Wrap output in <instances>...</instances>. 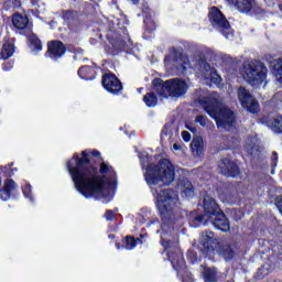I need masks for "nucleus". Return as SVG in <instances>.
<instances>
[{
    "label": "nucleus",
    "instance_id": "nucleus-1",
    "mask_svg": "<svg viewBox=\"0 0 282 282\" xmlns=\"http://www.w3.org/2000/svg\"><path fill=\"white\" fill-rule=\"evenodd\" d=\"M143 177L150 186L151 193L156 200V207L161 213V246L167 250V258L171 261L178 276H184L186 262L182 252L177 250V240L171 242L173 237V226L175 224V206H177V193L169 186L175 180V167L167 159L161 160L155 164V158L149 156V153L141 152L139 154Z\"/></svg>",
    "mask_w": 282,
    "mask_h": 282
},
{
    "label": "nucleus",
    "instance_id": "nucleus-2",
    "mask_svg": "<svg viewBox=\"0 0 282 282\" xmlns=\"http://www.w3.org/2000/svg\"><path fill=\"white\" fill-rule=\"evenodd\" d=\"M89 155L100 158V152L97 150L83 151L82 158L77 153L67 161V171L74 182L75 188L83 197H98L106 203L113 199L116 195V186H118V175L116 170L109 163L101 162L99 173L95 166L89 165Z\"/></svg>",
    "mask_w": 282,
    "mask_h": 282
},
{
    "label": "nucleus",
    "instance_id": "nucleus-3",
    "mask_svg": "<svg viewBox=\"0 0 282 282\" xmlns=\"http://www.w3.org/2000/svg\"><path fill=\"white\" fill-rule=\"evenodd\" d=\"M199 104L205 109V111L216 121L218 129H224L225 131H230L235 122V115L225 107L221 102V97L217 93L202 96L198 98Z\"/></svg>",
    "mask_w": 282,
    "mask_h": 282
},
{
    "label": "nucleus",
    "instance_id": "nucleus-4",
    "mask_svg": "<svg viewBox=\"0 0 282 282\" xmlns=\"http://www.w3.org/2000/svg\"><path fill=\"white\" fill-rule=\"evenodd\" d=\"M203 206L205 215L196 217V220L200 224H210L214 228H217V230H221V232H228V230H230V223L226 214H224L219 205H217V202H215V198L205 196Z\"/></svg>",
    "mask_w": 282,
    "mask_h": 282
},
{
    "label": "nucleus",
    "instance_id": "nucleus-5",
    "mask_svg": "<svg viewBox=\"0 0 282 282\" xmlns=\"http://www.w3.org/2000/svg\"><path fill=\"white\" fill-rule=\"evenodd\" d=\"M154 91L162 96V98H166L167 96H172V98H182L188 91V82L182 78H173L166 80L165 83L162 79H154Z\"/></svg>",
    "mask_w": 282,
    "mask_h": 282
},
{
    "label": "nucleus",
    "instance_id": "nucleus-6",
    "mask_svg": "<svg viewBox=\"0 0 282 282\" xmlns=\"http://www.w3.org/2000/svg\"><path fill=\"white\" fill-rule=\"evenodd\" d=\"M241 74L242 78L256 89H259L263 83H268L265 80L268 78V67L263 64H257L254 62L246 63Z\"/></svg>",
    "mask_w": 282,
    "mask_h": 282
},
{
    "label": "nucleus",
    "instance_id": "nucleus-7",
    "mask_svg": "<svg viewBox=\"0 0 282 282\" xmlns=\"http://www.w3.org/2000/svg\"><path fill=\"white\" fill-rule=\"evenodd\" d=\"M208 17L212 25L218 28L227 39L235 36V31L230 29V23L217 7L210 8Z\"/></svg>",
    "mask_w": 282,
    "mask_h": 282
},
{
    "label": "nucleus",
    "instance_id": "nucleus-8",
    "mask_svg": "<svg viewBox=\"0 0 282 282\" xmlns=\"http://www.w3.org/2000/svg\"><path fill=\"white\" fill-rule=\"evenodd\" d=\"M196 75L204 80L206 85H210V83H213V85H219L221 83V76L204 59L198 62Z\"/></svg>",
    "mask_w": 282,
    "mask_h": 282
},
{
    "label": "nucleus",
    "instance_id": "nucleus-9",
    "mask_svg": "<svg viewBox=\"0 0 282 282\" xmlns=\"http://www.w3.org/2000/svg\"><path fill=\"white\" fill-rule=\"evenodd\" d=\"M237 96L242 109H246L249 113H259V101L252 96L250 90L241 86L238 88Z\"/></svg>",
    "mask_w": 282,
    "mask_h": 282
},
{
    "label": "nucleus",
    "instance_id": "nucleus-10",
    "mask_svg": "<svg viewBox=\"0 0 282 282\" xmlns=\"http://www.w3.org/2000/svg\"><path fill=\"white\" fill-rule=\"evenodd\" d=\"M102 86L106 91L113 94V96L122 94V83H120V79H118V77L111 73L104 75Z\"/></svg>",
    "mask_w": 282,
    "mask_h": 282
},
{
    "label": "nucleus",
    "instance_id": "nucleus-11",
    "mask_svg": "<svg viewBox=\"0 0 282 282\" xmlns=\"http://www.w3.org/2000/svg\"><path fill=\"white\" fill-rule=\"evenodd\" d=\"M199 243V249L208 254V252H213L215 248H217V243H219V241L215 238V234L208 231L200 235Z\"/></svg>",
    "mask_w": 282,
    "mask_h": 282
},
{
    "label": "nucleus",
    "instance_id": "nucleus-12",
    "mask_svg": "<svg viewBox=\"0 0 282 282\" xmlns=\"http://www.w3.org/2000/svg\"><path fill=\"white\" fill-rule=\"evenodd\" d=\"M219 167L223 175H226V177H237V175H239V167L229 159L223 160V162L219 164Z\"/></svg>",
    "mask_w": 282,
    "mask_h": 282
},
{
    "label": "nucleus",
    "instance_id": "nucleus-13",
    "mask_svg": "<svg viewBox=\"0 0 282 282\" xmlns=\"http://www.w3.org/2000/svg\"><path fill=\"white\" fill-rule=\"evenodd\" d=\"M65 56V45L61 41H52L48 43V58H61Z\"/></svg>",
    "mask_w": 282,
    "mask_h": 282
},
{
    "label": "nucleus",
    "instance_id": "nucleus-14",
    "mask_svg": "<svg viewBox=\"0 0 282 282\" xmlns=\"http://www.w3.org/2000/svg\"><path fill=\"white\" fill-rule=\"evenodd\" d=\"M228 3L235 6L239 12L248 13L254 8V0H227Z\"/></svg>",
    "mask_w": 282,
    "mask_h": 282
},
{
    "label": "nucleus",
    "instance_id": "nucleus-15",
    "mask_svg": "<svg viewBox=\"0 0 282 282\" xmlns=\"http://www.w3.org/2000/svg\"><path fill=\"white\" fill-rule=\"evenodd\" d=\"M13 191H17V183L12 180L6 181L2 191H0V198L2 202H8V199L12 197Z\"/></svg>",
    "mask_w": 282,
    "mask_h": 282
},
{
    "label": "nucleus",
    "instance_id": "nucleus-16",
    "mask_svg": "<svg viewBox=\"0 0 282 282\" xmlns=\"http://www.w3.org/2000/svg\"><path fill=\"white\" fill-rule=\"evenodd\" d=\"M14 55V43L12 41H7L2 45V50L0 52V61H8L11 56Z\"/></svg>",
    "mask_w": 282,
    "mask_h": 282
},
{
    "label": "nucleus",
    "instance_id": "nucleus-17",
    "mask_svg": "<svg viewBox=\"0 0 282 282\" xmlns=\"http://www.w3.org/2000/svg\"><path fill=\"white\" fill-rule=\"evenodd\" d=\"M178 191L183 197H193V184L188 180H182L178 183Z\"/></svg>",
    "mask_w": 282,
    "mask_h": 282
},
{
    "label": "nucleus",
    "instance_id": "nucleus-18",
    "mask_svg": "<svg viewBox=\"0 0 282 282\" xmlns=\"http://www.w3.org/2000/svg\"><path fill=\"white\" fill-rule=\"evenodd\" d=\"M12 23L17 30H25L30 23V20H28L26 15L15 13L12 18Z\"/></svg>",
    "mask_w": 282,
    "mask_h": 282
},
{
    "label": "nucleus",
    "instance_id": "nucleus-19",
    "mask_svg": "<svg viewBox=\"0 0 282 282\" xmlns=\"http://www.w3.org/2000/svg\"><path fill=\"white\" fill-rule=\"evenodd\" d=\"M205 282H217L219 279V273L217 272V268H204L202 271Z\"/></svg>",
    "mask_w": 282,
    "mask_h": 282
},
{
    "label": "nucleus",
    "instance_id": "nucleus-20",
    "mask_svg": "<svg viewBox=\"0 0 282 282\" xmlns=\"http://www.w3.org/2000/svg\"><path fill=\"white\" fill-rule=\"evenodd\" d=\"M174 67L178 69V72H186V69H191V59L187 56H180L173 62Z\"/></svg>",
    "mask_w": 282,
    "mask_h": 282
},
{
    "label": "nucleus",
    "instance_id": "nucleus-21",
    "mask_svg": "<svg viewBox=\"0 0 282 282\" xmlns=\"http://www.w3.org/2000/svg\"><path fill=\"white\" fill-rule=\"evenodd\" d=\"M191 149L194 155L199 156L204 153V140L202 137H194Z\"/></svg>",
    "mask_w": 282,
    "mask_h": 282
},
{
    "label": "nucleus",
    "instance_id": "nucleus-22",
    "mask_svg": "<svg viewBox=\"0 0 282 282\" xmlns=\"http://www.w3.org/2000/svg\"><path fill=\"white\" fill-rule=\"evenodd\" d=\"M269 129H272L274 133H282V116H276L275 118L268 121Z\"/></svg>",
    "mask_w": 282,
    "mask_h": 282
},
{
    "label": "nucleus",
    "instance_id": "nucleus-23",
    "mask_svg": "<svg viewBox=\"0 0 282 282\" xmlns=\"http://www.w3.org/2000/svg\"><path fill=\"white\" fill-rule=\"evenodd\" d=\"M257 138L251 137L247 140L246 145H245V151L249 153V155H254L259 149L257 148Z\"/></svg>",
    "mask_w": 282,
    "mask_h": 282
},
{
    "label": "nucleus",
    "instance_id": "nucleus-24",
    "mask_svg": "<svg viewBox=\"0 0 282 282\" xmlns=\"http://www.w3.org/2000/svg\"><path fill=\"white\" fill-rule=\"evenodd\" d=\"M91 74H94V68L89 66H84L78 70V76L82 77L83 80H94V76Z\"/></svg>",
    "mask_w": 282,
    "mask_h": 282
},
{
    "label": "nucleus",
    "instance_id": "nucleus-25",
    "mask_svg": "<svg viewBox=\"0 0 282 282\" xmlns=\"http://www.w3.org/2000/svg\"><path fill=\"white\" fill-rule=\"evenodd\" d=\"M219 254H221L224 259H226V261H229V259H232V257L235 256V251H232L230 245L226 243L219 248Z\"/></svg>",
    "mask_w": 282,
    "mask_h": 282
},
{
    "label": "nucleus",
    "instance_id": "nucleus-26",
    "mask_svg": "<svg viewBox=\"0 0 282 282\" xmlns=\"http://www.w3.org/2000/svg\"><path fill=\"white\" fill-rule=\"evenodd\" d=\"M139 241H140V239H135L131 236H128L123 240V248L126 250H133V248H135V246H138Z\"/></svg>",
    "mask_w": 282,
    "mask_h": 282
},
{
    "label": "nucleus",
    "instance_id": "nucleus-27",
    "mask_svg": "<svg viewBox=\"0 0 282 282\" xmlns=\"http://www.w3.org/2000/svg\"><path fill=\"white\" fill-rule=\"evenodd\" d=\"M147 107H155L158 105V97L153 93H149L143 97Z\"/></svg>",
    "mask_w": 282,
    "mask_h": 282
},
{
    "label": "nucleus",
    "instance_id": "nucleus-28",
    "mask_svg": "<svg viewBox=\"0 0 282 282\" xmlns=\"http://www.w3.org/2000/svg\"><path fill=\"white\" fill-rule=\"evenodd\" d=\"M30 41H31V50L33 52H41L43 50V45L41 44V40H39V37L32 36Z\"/></svg>",
    "mask_w": 282,
    "mask_h": 282
},
{
    "label": "nucleus",
    "instance_id": "nucleus-29",
    "mask_svg": "<svg viewBox=\"0 0 282 282\" xmlns=\"http://www.w3.org/2000/svg\"><path fill=\"white\" fill-rule=\"evenodd\" d=\"M22 193L29 202H34V195H32V186L26 184L22 187Z\"/></svg>",
    "mask_w": 282,
    "mask_h": 282
},
{
    "label": "nucleus",
    "instance_id": "nucleus-30",
    "mask_svg": "<svg viewBox=\"0 0 282 282\" xmlns=\"http://www.w3.org/2000/svg\"><path fill=\"white\" fill-rule=\"evenodd\" d=\"M195 122L197 124H200V127H204L205 129H210V121H208V118H206V116L196 117Z\"/></svg>",
    "mask_w": 282,
    "mask_h": 282
},
{
    "label": "nucleus",
    "instance_id": "nucleus-31",
    "mask_svg": "<svg viewBox=\"0 0 282 282\" xmlns=\"http://www.w3.org/2000/svg\"><path fill=\"white\" fill-rule=\"evenodd\" d=\"M109 23L111 25V30H122V28L120 26V20L119 19H116V18H112L109 20Z\"/></svg>",
    "mask_w": 282,
    "mask_h": 282
},
{
    "label": "nucleus",
    "instance_id": "nucleus-32",
    "mask_svg": "<svg viewBox=\"0 0 282 282\" xmlns=\"http://www.w3.org/2000/svg\"><path fill=\"white\" fill-rule=\"evenodd\" d=\"M144 24L147 26V30H149V32H152V30H155V22H153L151 19L145 18Z\"/></svg>",
    "mask_w": 282,
    "mask_h": 282
},
{
    "label": "nucleus",
    "instance_id": "nucleus-33",
    "mask_svg": "<svg viewBox=\"0 0 282 282\" xmlns=\"http://www.w3.org/2000/svg\"><path fill=\"white\" fill-rule=\"evenodd\" d=\"M274 76H275V79L278 80V83H280V85H282V66L274 69Z\"/></svg>",
    "mask_w": 282,
    "mask_h": 282
},
{
    "label": "nucleus",
    "instance_id": "nucleus-34",
    "mask_svg": "<svg viewBox=\"0 0 282 282\" xmlns=\"http://www.w3.org/2000/svg\"><path fill=\"white\" fill-rule=\"evenodd\" d=\"M187 258L189 259V261L192 263H196V261H197V253H195V251H193V250H189L187 252Z\"/></svg>",
    "mask_w": 282,
    "mask_h": 282
},
{
    "label": "nucleus",
    "instance_id": "nucleus-35",
    "mask_svg": "<svg viewBox=\"0 0 282 282\" xmlns=\"http://www.w3.org/2000/svg\"><path fill=\"white\" fill-rule=\"evenodd\" d=\"M182 138H183L184 142H191V132L183 131L182 132Z\"/></svg>",
    "mask_w": 282,
    "mask_h": 282
},
{
    "label": "nucleus",
    "instance_id": "nucleus-36",
    "mask_svg": "<svg viewBox=\"0 0 282 282\" xmlns=\"http://www.w3.org/2000/svg\"><path fill=\"white\" fill-rule=\"evenodd\" d=\"M172 150L173 151H184V148L180 143H174Z\"/></svg>",
    "mask_w": 282,
    "mask_h": 282
},
{
    "label": "nucleus",
    "instance_id": "nucleus-37",
    "mask_svg": "<svg viewBox=\"0 0 282 282\" xmlns=\"http://www.w3.org/2000/svg\"><path fill=\"white\" fill-rule=\"evenodd\" d=\"M105 217L108 221H111V219H113V212L111 210L106 212Z\"/></svg>",
    "mask_w": 282,
    "mask_h": 282
},
{
    "label": "nucleus",
    "instance_id": "nucleus-38",
    "mask_svg": "<svg viewBox=\"0 0 282 282\" xmlns=\"http://www.w3.org/2000/svg\"><path fill=\"white\" fill-rule=\"evenodd\" d=\"M164 135H171V130L169 129V126H165L162 130V137Z\"/></svg>",
    "mask_w": 282,
    "mask_h": 282
},
{
    "label": "nucleus",
    "instance_id": "nucleus-39",
    "mask_svg": "<svg viewBox=\"0 0 282 282\" xmlns=\"http://www.w3.org/2000/svg\"><path fill=\"white\" fill-rule=\"evenodd\" d=\"M173 58V55H169L167 57H165V65H171V59Z\"/></svg>",
    "mask_w": 282,
    "mask_h": 282
},
{
    "label": "nucleus",
    "instance_id": "nucleus-40",
    "mask_svg": "<svg viewBox=\"0 0 282 282\" xmlns=\"http://www.w3.org/2000/svg\"><path fill=\"white\" fill-rule=\"evenodd\" d=\"M186 129H188V131H192V133H195L197 130L188 124H186Z\"/></svg>",
    "mask_w": 282,
    "mask_h": 282
},
{
    "label": "nucleus",
    "instance_id": "nucleus-41",
    "mask_svg": "<svg viewBox=\"0 0 282 282\" xmlns=\"http://www.w3.org/2000/svg\"><path fill=\"white\" fill-rule=\"evenodd\" d=\"M275 63H276V65H281L282 61L281 59H276Z\"/></svg>",
    "mask_w": 282,
    "mask_h": 282
},
{
    "label": "nucleus",
    "instance_id": "nucleus-42",
    "mask_svg": "<svg viewBox=\"0 0 282 282\" xmlns=\"http://www.w3.org/2000/svg\"><path fill=\"white\" fill-rule=\"evenodd\" d=\"M117 250H121L120 243L116 245Z\"/></svg>",
    "mask_w": 282,
    "mask_h": 282
},
{
    "label": "nucleus",
    "instance_id": "nucleus-43",
    "mask_svg": "<svg viewBox=\"0 0 282 282\" xmlns=\"http://www.w3.org/2000/svg\"><path fill=\"white\" fill-rule=\"evenodd\" d=\"M132 3H138L140 0H130Z\"/></svg>",
    "mask_w": 282,
    "mask_h": 282
},
{
    "label": "nucleus",
    "instance_id": "nucleus-44",
    "mask_svg": "<svg viewBox=\"0 0 282 282\" xmlns=\"http://www.w3.org/2000/svg\"><path fill=\"white\" fill-rule=\"evenodd\" d=\"M218 224L221 226V224H224V220H218Z\"/></svg>",
    "mask_w": 282,
    "mask_h": 282
},
{
    "label": "nucleus",
    "instance_id": "nucleus-45",
    "mask_svg": "<svg viewBox=\"0 0 282 282\" xmlns=\"http://www.w3.org/2000/svg\"><path fill=\"white\" fill-rule=\"evenodd\" d=\"M227 202H232L231 199H227Z\"/></svg>",
    "mask_w": 282,
    "mask_h": 282
},
{
    "label": "nucleus",
    "instance_id": "nucleus-46",
    "mask_svg": "<svg viewBox=\"0 0 282 282\" xmlns=\"http://www.w3.org/2000/svg\"><path fill=\"white\" fill-rule=\"evenodd\" d=\"M0 186H1V177H0Z\"/></svg>",
    "mask_w": 282,
    "mask_h": 282
}]
</instances>
